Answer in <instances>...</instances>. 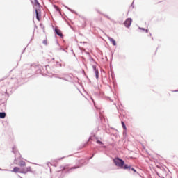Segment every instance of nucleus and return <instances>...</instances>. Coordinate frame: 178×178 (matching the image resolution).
<instances>
[{
	"instance_id": "f257e3e1",
	"label": "nucleus",
	"mask_w": 178,
	"mask_h": 178,
	"mask_svg": "<svg viewBox=\"0 0 178 178\" xmlns=\"http://www.w3.org/2000/svg\"><path fill=\"white\" fill-rule=\"evenodd\" d=\"M114 163L118 166V168H123V166H124V161L119 158L114 159Z\"/></svg>"
},
{
	"instance_id": "f03ea898",
	"label": "nucleus",
	"mask_w": 178,
	"mask_h": 178,
	"mask_svg": "<svg viewBox=\"0 0 178 178\" xmlns=\"http://www.w3.org/2000/svg\"><path fill=\"white\" fill-rule=\"evenodd\" d=\"M29 172H31V167H26L21 168V173L26 175V173H29Z\"/></svg>"
},
{
	"instance_id": "7ed1b4c3",
	"label": "nucleus",
	"mask_w": 178,
	"mask_h": 178,
	"mask_svg": "<svg viewBox=\"0 0 178 178\" xmlns=\"http://www.w3.org/2000/svg\"><path fill=\"white\" fill-rule=\"evenodd\" d=\"M36 18L38 22L41 20V10L39 8L35 9Z\"/></svg>"
},
{
	"instance_id": "20e7f679",
	"label": "nucleus",
	"mask_w": 178,
	"mask_h": 178,
	"mask_svg": "<svg viewBox=\"0 0 178 178\" xmlns=\"http://www.w3.org/2000/svg\"><path fill=\"white\" fill-rule=\"evenodd\" d=\"M131 18H128L127 19H126V21L124 22L125 27H130V26L131 25Z\"/></svg>"
},
{
	"instance_id": "39448f33",
	"label": "nucleus",
	"mask_w": 178,
	"mask_h": 178,
	"mask_svg": "<svg viewBox=\"0 0 178 178\" xmlns=\"http://www.w3.org/2000/svg\"><path fill=\"white\" fill-rule=\"evenodd\" d=\"M31 3H33V5H34V6H36L37 8H38V9L41 8V6L40 5V3L38 2V1L31 0Z\"/></svg>"
},
{
	"instance_id": "423d86ee",
	"label": "nucleus",
	"mask_w": 178,
	"mask_h": 178,
	"mask_svg": "<svg viewBox=\"0 0 178 178\" xmlns=\"http://www.w3.org/2000/svg\"><path fill=\"white\" fill-rule=\"evenodd\" d=\"M94 72L95 73L96 79H99V72H98V70L97 69V67L95 65L92 66Z\"/></svg>"
},
{
	"instance_id": "0eeeda50",
	"label": "nucleus",
	"mask_w": 178,
	"mask_h": 178,
	"mask_svg": "<svg viewBox=\"0 0 178 178\" xmlns=\"http://www.w3.org/2000/svg\"><path fill=\"white\" fill-rule=\"evenodd\" d=\"M14 173H22V168L19 167H15L12 170Z\"/></svg>"
},
{
	"instance_id": "6e6552de",
	"label": "nucleus",
	"mask_w": 178,
	"mask_h": 178,
	"mask_svg": "<svg viewBox=\"0 0 178 178\" xmlns=\"http://www.w3.org/2000/svg\"><path fill=\"white\" fill-rule=\"evenodd\" d=\"M55 33L56 34H57V35H59V37H63V34H62V31H60L59 29L56 28Z\"/></svg>"
},
{
	"instance_id": "1a4fd4ad",
	"label": "nucleus",
	"mask_w": 178,
	"mask_h": 178,
	"mask_svg": "<svg viewBox=\"0 0 178 178\" xmlns=\"http://www.w3.org/2000/svg\"><path fill=\"white\" fill-rule=\"evenodd\" d=\"M108 40H109L111 44H113V45L116 46V41H115V39H113L112 38H108Z\"/></svg>"
},
{
	"instance_id": "9d476101",
	"label": "nucleus",
	"mask_w": 178,
	"mask_h": 178,
	"mask_svg": "<svg viewBox=\"0 0 178 178\" xmlns=\"http://www.w3.org/2000/svg\"><path fill=\"white\" fill-rule=\"evenodd\" d=\"M6 118V113H0V118L1 119H5Z\"/></svg>"
},
{
	"instance_id": "9b49d317",
	"label": "nucleus",
	"mask_w": 178,
	"mask_h": 178,
	"mask_svg": "<svg viewBox=\"0 0 178 178\" xmlns=\"http://www.w3.org/2000/svg\"><path fill=\"white\" fill-rule=\"evenodd\" d=\"M121 124H122L124 130L127 129V128L126 127V124H124V122L123 121L121 122Z\"/></svg>"
},
{
	"instance_id": "f8f14e48",
	"label": "nucleus",
	"mask_w": 178,
	"mask_h": 178,
	"mask_svg": "<svg viewBox=\"0 0 178 178\" xmlns=\"http://www.w3.org/2000/svg\"><path fill=\"white\" fill-rule=\"evenodd\" d=\"M19 166H26V162L23 161H21L19 162Z\"/></svg>"
},
{
	"instance_id": "ddd939ff",
	"label": "nucleus",
	"mask_w": 178,
	"mask_h": 178,
	"mask_svg": "<svg viewBox=\"0 0 178 178\" xmlns=\"http://www.w3.org/2000/svg\"><path fill=\"white\" fill-rule=\"evenodd\" d=\"M124 169H129V170H130L131 168L129 167L128 165L125 164V165H124Z\"/></svg>"
},
{
	"instance_id": "4468645a",
	"label": "nucleus",
	"mask_w": 178,
	"mask_h": 178,
	"mask_svg": "<svg viewBox=\"0 0 178 178\" xmlns=\"http://www.w3.org/2000/svg\"><path fill=\"white\" fill-rule=\"evenodd\" d=\"M56 10H57V12H60V9L58 8V6H54Z\"/></svg>"
},
{
	"instance_id": "2eb2a0df",
	"label": "nucleus",
	"mask_w": 178,
	"mask_h": 178,
	"mask_svg": "<svg viewBox=\"0 0 178 178\" xmlns=\"http://www.w3.org/2000/svg\"><path fill=\"white\" fill-rule=\"evenodd\" d=\"M97 143L99 144L100 145H102V144H104L102 141L100 140H97Z\"/></svg>"
},
{
	"instance_id": "dca6fc26",
	"label": "nucleus",
	"mask_w": 178,
	"mask_h": 178,
	"mask_svg": "<svg viewBox=\"0 0 178 178\" xmlns=\"http://www.w3.org/2000/svg\"><path fill=\"white\" fill-rule=\"evenodd\" d=\"M130 170H133V172H134V173H137V171L136 170V169L131 168Z\"/></svg>"
},
{
	"instance_id": "f3484780",
	"label": "nucleus",
	"mask_w": 178,
	"mask_h": 178,
	"mask_svg": "<svg viewBox=\"0 0 178 178\" xmlns=\"http://www.w3.org/2000/svg\"><path fill=\"white\" fill-rule=\"evenodd\" d=\"M43 44H44V45H47V44H48L47 40H43Z\"/></svg>"
},
{
	"instance_id": "a211bd4d",
	"label": "nucleus",
	"mask_w": 178,
	"mask_h": 178,
	"mask_svg": "<svg viewBox=\"0 0 178 178\" xmlns=\"http://www.w3.org/2000/svg\"><path fill=\"white\" fill-rule=\"evenodd\" d=\"M13 152H16V147H13Z\"/></svg>"
},
{
	"instance_id": "6ab92c4d",
	"label": "nucleus",
	"mask_w": 178,
	"mask_h": 178,
	"mask_svg": "<svg viewBox=\"0 0 178 178\" xmlns=\"http://www.w3.org/2000/svg\"><path fill=\"white\" fill-rule=\"evenodd\" d=\"M145 31H146V33H148V30L147 29H146Z\"/></svg>"
}]
</instances>
